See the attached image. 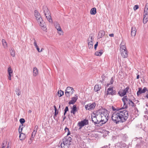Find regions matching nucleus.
I'll list each match as a JSON object with an SVG mask.
<instances>
[{
	"instance_id": "47",
	"label": "nucleus",
	"mask_w": 148,
	"mask_h": 148,
	"mask_svg": "<svg viewBox=\"0 0 148 148\" xmlns=\"http://www.w3.org/2000/svg\"><path fill=\"white\" fill-rule=\"evenodd\" d=\"M34 46L36 47H37V46H38L37 44V43H36V40L34 38Z\"/></svg>"
},
{
	"instance_id": "7",
	"label": "nucleus",
	"mask_w": 148,
	"mask_h": 148,
	"mask_svg": "<svg viewBox=\"0 0 148 148\" xmlns=\"http://www.w3.org/2000/svg\"><path fill=\"white\" fill-rule=\"evenodd\" d=\"M88 120L85 119L83 121L79 122L78 123V125L80 127L79 129H81L84 126L88 125Z\"/></svg>"
},
{
	"instance_id": "18",
	"label": "nucleus",
	"mask_w": 148,
	"mask_h": 148,
	"mask_svg": "<svg viewBox=\"0 0 148 148\" xmlns=\"http://www.w3.org/2000/svg\"><path fill=\"white\" fill-rule=\"evenodd\" d=\"M33 75L34 76H36L38 73V72L37 68L36 67H34L33 69Z\"/></svg>"
},
{
	"instance_id": "21",
	"label": "nucleus",
	"mask_w": 148,
	"mask_h": 148,
	"mask_svg": "<svg viewBox=\"0 0 148 148\" xmlns=\"http://www.w3.org/2000/svg\"><path fill=\"white\" fill-rule=\"evenodd\" d=\"M148 21V16H143V23L145 24Z\"/></svg>"
},
{
	"instance_id": "13",
	"label": "nucleus",
	"mask_w": 148,
	"mask_h": 148,
	"mask_svg": "<svg viewBox=\"0 0 148 148\" xmlns=\"http://www.w3.org/2000/svg\"><path fill=\"white\" fill-rule=\"evenodd\" d=\"M55 27L57 29V30L58 31L60 32H59V33L60 35L63 32V31L62 30V29L60 27V25L58 23H56L55 24Z\"/></svg>"
},
{
	"instance_id": "45",
	"label": "nucleus",
	"mask_w": 148,
	"mask_h": 148,
	"mask_svg": "<svg viewBox=\"0 0 148 148\" xmlns=\"http://www.w3.org/2000/svg\"><path fill=\"white\" fill-rule=\"evenodd\" d=\"M44 14L45 16H48L49 17L51 15V14L50 12H48L47 13Z\"/></svg>"
},
{
	"instance_id": "57",
	"label": "nucleus",
	"mask_w": 148,
	"mask_h": 148,
	"mask_svg": "<svg viewBox=\"0 0 148 148\" xmlns=\"http://www.w3.org/2000/svg\"><path fill=\"white\" fill-rule=\"evenodd\" d=\"M55 115V114H54V115L53 116V118H54V119H55V120H57V119H56V115Z\"/></svg>"
},
{
	"instance_id": "15",
	"label": "nucleus",
	"mask_w": 148,
	"mask_h": 148,
	"mask_svg": "<svg viewBox=\"0 0 148 148\" xmlns=\"http://www.w3.org/2000/svg\"><path fill=\"white\" fill-rule=\"evenodd\" d=\"M136 30L135 27H133L131 28V35L132 36H135L136 35Z\"/></svg>"
},
{
	"instance_id": "27",
	"label": "nucleus",
	"mask_w": 148,
	"mask_h": 148,
	"mask_svg": "<svg viewBox=\"0 0 148 148\" xmlns=\"http://www.w3.org/2000/svg\"><path fill=\"white\" fill-rule=\"evenodd\" d=\"M73 93V91L70 92V91H65V94L66 96L67 97H69L70 96V94L71 95H72Z\"/></svg>"
},
{
	"instance_id": "59",
	"label": "nucleus",
	"mask_w": 148,
	"mask_h": 148,
	"mask_svg": "<svg viewBox=\"0 0 148 148\" xmlns=\"http://www.w3.org/2000/svg\"><path fill=\"white\" fill-rule=\"evenodd\" d=\"M144 10H146V11H148V8H146V7H145L144 8Z\"/></svg>"
},
{
	"instance_id": "55",
	"label": "nucleus",
	"mask_w": 148,
	"mask_h": 148,
	"mask_svg": "<svg viewBox=\"0 0 148 148\" xmlns=\"http://www.w3.org/2000/svg\"><path fill=\"white\" fill-rule=\"evenodd\" d=\"M36 49L38 51V52H40V49L38 47V46H37V47H36Z\"/></svg>"
},
{
	"instance_id": "50",
	"label": "nucleus",
	"mask_w": 148,
	"mask_h": 148,
	"mask_svg": "<svg viewBox=\"0 0 148 148\" xmlns=\"http://www.w3.org/2000/svg\"><path fill=\"white\" fill-rule=\"evenodd\" d=\"M88 47L89 49H92L93 48V45H88Z\"/></svg>"
},
{
	"instance_id": "49",
	"label": "nucleus",
	"mask_w": 148,
	"mask_h": 148,
	"mask_svg": "<svg viewBox=\"0 0 148 148\" xmlns=\"http://www.w3.org/2000/svg\"><path fill=\"white\" fill-rule=\"evenodd\" d=\"M98 42H96V43L95 45V46H94V49H95V50H96V49H97V46H98Z\"/></svg>"
},
{
	"instance_id": "44",
	"label": "nucleus",
	"mask_w": 148,
	"mask_h": 148,
	"mask_svg": "<svg viewBox=\"0 0 148 148\" xmlns=\"http://www.w3.org/2000/svg\"><path fill=\"white\" fill-rule=\"evenodd\" d=\"M112 109L113 111H116V110H121V108H120L119 109L118 108L116 109L113 106H112Z\"/></svg>"
},
{
	"instance_id": "20",
	"label": "nucleus",
	"mask_w": 148,
	"mask_h": 148,
	"mask_svg": "<svg viewBox=\"0 0 148 148\" xmlns=\"http://www.w3.org/2000/svg\"><path fill=\"white\" fill-rule=\"evenodd\" d=\"M19 134V138L20 140H24L26 137L25 134L24 133H22L21 132Z\"/></svg>"
},
{
	"instance_id": "32",
	"label": "nucleus",
	"mask_w": 148,
	"mask_h": 148,
	"mask_svg": "<svg viewBox=\"0 0 148 148\" xmlns=\"http://www.w3.org/2000/svg\"><path fill=\"white\" fill-rule=\"evenodd\" d=\"M15 92L16 93V94L18 96H19L20 95L21 93V91L20 90V89L18 87L17 88H16L15 90Z\"/></svg>"
},
{
	"instance_id": "42",
	"label": "nucleus",
	"mask_w": 148,
	"mask_h": 148,
	"mask_svg": "<svg viewBox=\"0 0 148 148\" xmlns=\"http://www.w3.org/2000/svg\"><path fill=\"white\" fill-rule=\"evenodd\" d=\"M69 110V108L68 106H66V107L64 110V115H65L66 113Z\"/></svg>"
},
{
	"instance_id": "64",
	"label": "nucleus",
	"mask_w": 148,
	"mask_h": 148,
	"mask_svg": "<svg viewBox=\"0 0 148 148\" xmlns=\"http://www.w3.org/2000/svg\"><path fill=\"white\" fill-rule=\"evenodd\" d=\"M145 97L148 98V93H147Z\"/></svg>"
},
{
	"instance_id": "43",
	"label": "nucleus",
	"mask_w": 148,
	"mask_h": 148,
	"mask_svg": "<svg viewBox=\"0 0 148 148\" xmlns=\"http://www.w3.org/2000/svg\"><path fill=\"white\" fill-rule=\"evenodd\" d=\"M139 8L138 6L137 5H136L134 6L133 8L134 10L135 11L138 9Z\"/></svg>"
},
{
	"instance_id": "30",
	"label": "nucleus",
	"mask_w": 148,
	"mask_h": 148,
	"mask_svg": "<svg viewBox=\"0 0 148 148\" xmlns=\"http://www.w3.org/2000/svg\"><path fill=\"white\" fill-rule=\"evenodd\" d=\"M103 110V109H99L98 110L96 111L97 114L98 115H100L101 116V114H102V112Z\"/></svg>"
},
{
	"instance_id": "29",
	"label": "nucleus",
	"mask_w": 148,
	"mask_h": 148,
	"mask_svg": "<svg viewBox=\"0 0 148 148\" xmlns=\"http://www.w3.org/2000/svg\"><path fill=\"white\" fill-rule=\"evenodd\" d=\"M23 124H21L19 126V128L18 129V132L19 133H20L22 132L23 129Z\"/></svg>"
},
{
	"instance_id": "63",
	"label": "nucleus",
	"mask_w": 148,
	"mask_h": 148,
	"mask_svg": "<svg viewBox=\"0 0 148 148\" xmlns=\"http://www.w3.org/2000/svg\"><path fill=\"white\" fill-rule=\"evenodd\" d=\"M54 108L55 110H57V109L56 107V106H54Z\"/></svg>"
},
{
	"instance_id": "36",
	"label": "nucleus",
	"mask_w": 148,
	"mask_h": 148,
	"mask_svg": "<svg viewBox=\"0 0 148 148\" xmlns=\"http://www.w3.org/2000/svg\"><path fill=\"white\" fill-rule=\"evenodd\" d=\"M122 44H121L120 46V50L121 51V50H127L125 46V45H122Z\"/></svg>"
},
{
	"instance_id": "35",
	"label": "nucleus",
	"mask_w": 148,
	"mask_h": 148,
	"mask_svg": "<svg viewBox=\"0 0 148 148\" xmlns=\"http://www.w3.org/2000/svg\"><path fill=\"white\" fill-rule=\"evenodd\" d=\"M90 40V42H88V45H93V40L92 39V36L91 37Z\"/></svg>"
},
{
	"instance_id": "58",
	"label": "nucleus",
	"mask_w": 148,
	"mask_h": 148,
	"mask_svg": "<svg viewBox=\"0 0 148 148\" xmlns=\"http://www.w3.org/2000/svg\"><path fill=\"white\" fill-rule=\"evenodd\" d=\"M94 114L95 115V116H96L97 117V116H98V115L97 114V112H96L95 113H94Z\"/></svg>"
},
{
	"instance_id": "28",
	"label": "nucleus",
	"mask_w": 148,
	"mask_h": 148,
	"mask_svg": "<svg viewBox=\"0 0 148 148\" xmlns=\"http://www.w3.org/2000/svg\"><path fill=\"white\" fill-rule=\"evenodd\" d=\"M43 9L44 14L47 13L48 12H49L47 7L46 6H43Z\"/></svg>"
},
{
	"instance_id": "8",
	"label": "nucleus",
	"mask_w": 148,
	"mask_h": 148,
	"mask_svg": "<svg viewBox=\"0 0 148 148\" xmlns=\"http://www.w3.org/2000/svg\"><path fill=\"white\" fill-rule=\"evenodd\" d=\"M96 104L95 102L92 103H89L85 106V108L86 110H90L93 109L95 107Z\"/></svg>"
},
{
	"instance_id": "41",
	"label": "nucleus",
	"mask_w": 148,
	"mask_h": 148,
	"mask_svg": "<svg viewBox=\"0 0 148 148\" xmlns=\"http://www.w3.org/2000/svg\"><path fill=\"white\" fill-rule=\"evenodd\" d=\"M36 132H35V131H33V132L32 133V137L31 138H32V139H33V138L34 137V136L35 135V134H36Z\"/></svg>"
},
{
	"instance_id": "51",
	"label": "nucleus",
	"mask_w": 148,
	"mask_h": 148,
	"mask_svg": "<svg viewBox=\"0 0 148 148\" xmlns=\"http://www.w3.org/2000/svg\"><path fill=\"white\" fill-rule=\"evenodd\" d=\"M58 113V110H55V113L54 114L56 115H57Z\"/></svg>"
},
{
	"instance_id": "12",
	"label": "nucleus",
	"mask_w": 148,
	"mask_h": 148,
	"mask_svg": "<svg viewBox=\"0 0 148 148\" xmlns=\"http://www.w3.org/2000/svg\"><path fill=\"white\" fill-rule=\"evenodd\" d=\"M121 56L123 58H127L128 56L127 50H121L120 51Z\"/></svg>"
},
{
	"instance_id": "19",
	"label": "nucleus",
	"mask_w": 148,
	"mask_h": 148,
	"mask_svg": "<svg viewBox=\"0 0 148 148\" xmlns=\"http://www.w3.org/2000/svg\"><path fill=\"white\" fill-rule=\"evenodd\" d=\"M10 53L11 56L12 57H14L15 56V51L13 47H11L10 50Z\"/></svg>"
},
{
	"instance_id": "39",
	"label": "nucleus",
	"mask_w": 148,
	"mask_h": 148,
	"mask_svg": "<svg viewBox=\"0 0 148 148\" xmlns=\"http://www.w3.org/2000/svg\"><path fill=\"white\" fill-rule=\"evenodd\" d=\"M19 121L21 124H23L25 122V120L23 118H21L20 119Z\"/></svg>"
},
{
	"instance_id": "56",
	"label": "nucleus",
	"mask_w": 148,
	"mask_h": 148,
	"mask_svg": "<svg viewBox=\"0 0 148 148\" xmlns=\"http://www.w3.org/2000/svg\"><path fill=\"white\" fill-rule=\"evenodd\" d=\"M109 36L110 37H113L114 36V34H110Z\"/></svg>"
},
{
	"instance_id": "16",
	"label": "nucleus",
	"mask_w": 148,
	"mask_h": 148,
	"mask_svg": "<svg viewBox=\"0 0 148 148\" xmlns=\"http://www.w3.org/2000/svg\"><path fill=\"white\" fill-rule=\"evenodd\" d=\"M78 99L77 97H74L71 98V100L69 102V104H74L76 101Z\"/></svg>"
},
{
	"instance_id": "10",
	"label": "nucleus",
	"mask_w": 148,
	"mask_h": 148,
	"mask_svg": "<svg viewBox=\"0 0 148 148\" xmlns=\"http://www.w3.org/2000/svg\"><path fill=\"white\" fill-rule=\"evenodd\" d=\"M34 15L38 22H39L40 21H42V18L40 14L36 10L34 11Z\"/></svg>"
},
{
	"instance_id": "4",
	"label": "nucleus",
	"mask_w": 148,
	"mask_h": 148,
	"mask_svg": "<svg viewBox=\"0 0 148 148\" xmlns=\"http://www.w3.org/2000/svg\"><path fill=\"white\" fill-rule=\"evenodd\" d=\"M116 90H113V87H111L108 88L106 92H105V95L104 97L105 98H108V95H116Z\"/></svg>"
},
{
	"instance_id": "54",
	"label": "nucleus",
	"mask_w": 148,
	"mask_h": 148,
	"mask_svg": "<svg viewBox=\"0 0 148 148\" xmlns=\"http://www.w3.org/2000/svg\"><path fill=\"white\" fill-rule=\"evenodd\" d=\"M132 100L131 99H129L128 100V101H126V104H128L129 105V103H130V101H131Z\"/></svg>"
},
{
	"instance_id": "3",
	"label": "nucleus",
	"mask_w": 148,
	"mask_h": 148,
	"mask_svg": "<svg viewBox=\"0 0 148 148\" xmlns=\"http://www.w3.org/2000/svg\"><path fill=\"white\" fill-rule=\"evenodd\" d=\"M92 120L93 122L95 125L96 124H97V126H99L102 125L103 124L106 123V122L104 121V119L102 120L101 119L100 121H99L97 119V117L96 116H92Z\"/></svg>"
},
{
	"instance_id": "62",
	"label": "nucleus",
	"mask_w": 148,
	"mask_h": 148,
	"mask_svg": "<svg viewBox=\"0 0 148 148\" xmlns=\"http://www.w3.org/2000/svg\"><path fill=\"white\" fill-rule=\"evenodd\" d=\"M44 49H43V48H42L40 50V52H42V51H43V50H44Z\"/></svg>"
},
{
	"instance_id": "24",
	"label": "nucleus",
	"mask_w": 148,
	"mask_h": 148,
	"mask_svg": "<svg viewBox=\"0 0 148 148\" xmlns=\"http://www.w3.org/2000/svg\"><path fill=\"white\" fill-rule=\"evenodd\" d=\"M2 45L4 47V48L6 49L8 47L7 44V42H6L5 40L4 39H3L2 41Z\"/></svg>"
},
{
	"instance_id": "1",
	"label": "nucleus",
	"mask_w": 148,
	"mask_h": 148,
	"mask_svg": "<svg viewBox=\"0 0 148 148\" xmlns=\"http://www.w3.org/2000/svg\"><path fill=\"white\" fill-rule=\"evenodd\" d=\"M128 116V112L126 110H116L112 113L111 118L114 123L118 124L125 121Z\"/></svg>"
},
{
	"instance_id": "46",
	"label": "nucleus",
	"mask_w": 148,
	"mask_h": 148,
	"mask_svg": "<svg viewBox=\"0 0 148 148\" xmlns=\"http://www.w3.org/2000/svg\"><path fill=\"white\" fill-rule=\"evenodd\" d=\"M148 16V11L144 10L143 15L144 16Z\"/></svg>"
},
{
	"instance_id": "38",
	"label": "nucleus",
	"mask_w": 148,
	"mask_h": 148,
	"mask_svg": "<svg viewBox=\"0 0 148 148\" xmlns=\"http://www.w3.org/2000/svg\"><path fill=\"white\" fill-rule=\"evenodd\" d=\"M130 103H129V105L132 107H135L136 105L135 104V103L131 100V101H130Z\"/></svg>"
},
{
	"instance_id": "52",
	"label": "nucleus",
	"mask_w": 148,
	"mask_h": 148,
	"mask_svg": "<svg viewBox=\"0 0 148 148\" xmlns=\"http://www.w3.org/2000/svg\"><path fill=\"white\" fill-rule=\"evenodd\" d=\"M113 82V79L112 77L110 80V84H112Z\"/></svg>"
},
{
	"instance_id": "14",
	"label": "nucleus",
	"mask_w": 148,
	"mask_h": 148,
	"mask_svg": "<svg viewBox=\"0 0 148 148\" xmlns=\"http://www.w3.org/2000/svg\"><path fill=\"white\" fill-rule=\"evenodd\" d=\"M77 111L76 105H74L71 108V113H72L73 115H75V113Z\"/></svg>"
},
{
	"instance_id": "40",
	"label": "nucleus",
	"mask_w": 148,
	"mask_h": 148,
	"mask_svg": "<svg viewBox=\"0 0 148 148\" xmlns=\"http://www.w3.org/2000/svg\"><path fill=\"white\" fill-rule=\"evenodd\" d=\"M66 130H67V131H68L67 135L68 136L69 135H70L71 134L70 132L69 131V129L68 128H67L66 127L64 129V130H65V132H66Z\"/></svg>"
},
{
	"instance_id": "37",
	"label": "nucleus",
	"mask_w": 148,
	"mask_h": 148,
	"mask_svg": "<svg viewBox=\"0 0 148 148\" xmlns=\"http://www.w3.org/2000/svg\"><path fill=\"white\" fill-rule=\"evenodd\" d=\"M58 94L59 95V97H61L62 95H63L64 94V92L61 90H60L59 91H58Z\"/></svg>"
},
{
	"instance_id": "23",
	"label": "nucleus",
	"mask_w": 148,
	"mask_h": 148,
	"mask_svg": "<svg viewBox=\"0 0 148 148\" xmlns=\"http://www.w3.org/2000/svg\"><path fill=\"white\" fill-rule=\"evenodd\" d=\"M39 23L40 26L41 27H45L46 26L45 22H44L42 19V21H39Z\"/></svg>"
},
{
	"instance_id": "26",
	"label": "nucleus",
	"mask_w": 148,
	"mask_h": 148,
	"mask_svg": "<svg viewBox=\"0 0 148 148\" xmlns=\"http://www.w3.org/2000/svg\"><path fill=\"white\" fill-rule=\"evenodd\" d=\"M90 14L92 15H95L96 13V9L94 8L91 9L90 10Z\"/></svg>"
},
{
	"instance_id": "6",
	"label": "nucleus",
	"mask_w": 148,
	"mask_h": 148,
	"mask_svg": "<svg viewBox=\"0 0 148 148\" xmlns=\"http://www.w3.org/2000/svg\"><path fill=\"white\" fill-rule=\"evenodd\" d=\"M131 89L130 88L129 86H127L124 89L120 90L119 91L118 94L121 97L124 96L127 93L129 92V90Z\"/></svg>"
},
{
	"instance_id": "2",
	"label": "nucleus",
	"mask_w": 148,
	"mask_h": 148,
	"mask_svg": "<svg viewBox=\"0 0 148 148\" xmlns=\"http://www.w3.org/2000/svg\"><path fill=\"white\" fill-rule=\"evenodd\" d=\"M62 141L63 143L61 144L62 147L69 148L71 144V138L70 137L66 136L63 139Z\"/></svg>"
},
{
	"instance_id": "60",
	"label": "nucleus",
	"mask_w": 148,
	"mask_h": 148,
	"mask_svg": "<svg viewBox=\"0 0 148 148\" xmlns=\"http://www.w3.org/2000/svg\"><path fill=\"white\" fill-rule=\"evenodd\" d=\"M30 139L31 140L30 141H29V143L31 144V143L32 142V140H33V139H32V138H30Z\"/></svg>"
},
{
	"instance_id": "22",
	"label": "nucleus",
	"mask_w": 148,
	"mask_h": 148,
	"mask_svg": "<svg viewBox=\"0 0 148 148\" xmlns=\"http://www.w3.org/2000/svg\"><path fill=\"white\" fill-rule=\"evenodd\" d=\"M101 89V86L99 85H96L94 88V90L95 92H97Z\"/></svg>"
},
{
	"instance_id": "33",
	"label": "nucleus",
	"mask_w": 148,
	"mask_h": 148,
	"mask_svg": "<svg viewBox=\"0 0 148 148\" xmlns=\"http://www.w3.org/2000/svg\"><path fill=\"white\" fill-rule=\"evenodd\" d=\"M46 17L47 20L49 21V23H52V20L51 19V15L49 17L48 16H46Z\"/></svg>"
},
{
	"instance_id": "61",
	"label": "nucleus",
	"mask_w": 148,
	"mask_h": 148,
	"mask_svg": "<svg viewBox=\"0 0 148 148\" xmlns=\"http://www.w3.org/2000/svg\"><path fill=\"white\" fill-rule=\"evenodd\" d=\"M145 7H146V8H148V3H147L146 4V5Z\"/></svg>"
},
{
	"instance_id": "9",
	"label": "nucleus",
	"mask_w": 148,
	"mask_h": 148,
	"mask_svg": "<svg viewBox=\"0 0 148 148\" xmlns=\"http://www.w3.org/2000/svg\"><path fill=\"white\" fill-rule=\"evenodd\" d=\"M147 90V89L146 87H144L143 90L141 88H139L138 91L137 92V95L138 96L141 94L145 93Z\"/></svg>"
},
{
	"instance_id": "48",
	"label": "nucleus",
	"mask_w": 148,
	"mask_h": 148,
	"mask_svg": "<svg viewBox=\"0 0 148 148\" xmlns=\"http://www.w3.org/2000/svg\"><path fill=\"white\" fill-rule=\"evenodd\" d=\"M38 126H37V125L35 126L34 127V131H35V132H36L37 130V129H38Z\"/></svg>"
},
{
	"instance_id": "53",
	"label": "nucleus",
	"mask_w": 148,
	"mask_h": 148,
	"mask_svg": "<svg viewBox=\"0 0 148 148\" xmlns=\"http://www.w3.org/2000/svg\"><path fill=\"white\" fill-rule=\"evenodd\" d=\"M101 148H110V147H108V146L106 145L101 147Z\"/></svg>"
},
{
	"instance_id": "17",
	"label": "nucleus",
	"mask_w": 148,
	"mask_h": 148,
	"mask_svg": "<svg viewBox=\"0 0 148 148\" xmlns=\"http://www.w3.org/2000/svg\"><path fill=\"white\" fill-rule=\"evenodd\" d=\"M105 34V32L103 30H101L99 31L98 37L99 38H100L103 37L104 36Z\"/></svg>"
},
{
	"instance_id": "34",
	"label": "nucleus",
	"mask_w": 148,
	"mask_h": 148,
	"mask_svg": "<svg viewBox=\"0 0 148 148\" xmlns=\"http://www.w3.org/2000/svg\"><path fill=\"white\" fill-rule=\"evenodd\" d=\"M8 74H12L13 71L10 66L8 67Z\"/></svg>"
},
{
	"instance_id": "5",
	"label": "nucleus",
	"mask_w": 148,
	"mask_h": 148,
	"mask_svg": "<svg viewBox=\"0 0 148 148\" xmlns=\"http://www.w3.org/2000/svg\"><path fill=\"white\" fill-rule=\"evenodd\" d=\"M109 114L108 113V111L107 110L104 109H103L102 114L101 115V117L103 119V120L104 119V121L106 122V123L107 121L109 118Z\"/></svg>"
},
{
	"instance_id": "11",
	"label": "nucleus",
	"mask_w": 148,
	"mask_h": 148,
	"mask_svg": "<svg viewBox=\"0 0 148 148\" xmlns=\"http://www.w3.org/2000/svg\"><path fill=\"white\" fill-rule=\"evenodd\" d=\"M122 98V100L123 102L124 105L123 106V108H126L127 107V105L126 104V101H128L130 99H128L127 96H124Z\"/></svg>"
},
{
	"instance_id": "25",
	"label": "nucleus",
	"mask_w": 148,
	"mask_h": 148,
	"mask_svg": "<svg viewBox=\"0 0 148 148\" xmlns=\"http://www.w3.org/2000/svg\"><path fill=\"white\" fill-rule=\"evenodd\" d=\"M103 51L102 50H101L99 51H97L95 53V55L97 56H100L103 54Z\"/></svg>"
},
{
	"instance_id": "31",
	"label": "nucleus",
	"mask_w": 148,
	"mask_h": 148,
	"mask_svg": "<svg viewBox=\"0 0 148 148\" xmlns=\"http://www.w3.org/2000/svg\"><path fill=\"white\" fill-rule=\"evenodd\" d=\"M65 91H70V92L73 91V92L74 89L72 87H68L66 88Z\"/></svg>"
}]
</instances>
